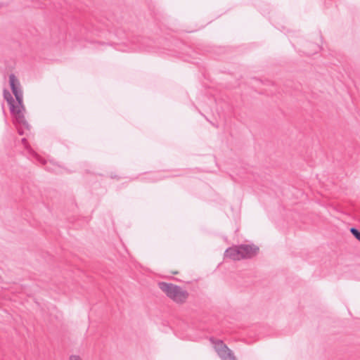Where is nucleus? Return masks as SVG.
<instances>
[{"instance_id":"20e7f679","label":"nucleus","mask_w":360,"mask_h":360,"mask_svg":"<svg viewBox=\"0 0 360 360\" xmlns=\"http://www.w3.org/2000/svg\"><path fill=\"white\" fill-rule=\"evenodd\" d=\"M240 249L243 259H251L256 256L259 252V248L254 245L242 244L240 245Z\"/></svg>"},{"instance_id":"0eeeda50","label":"nucleus","mask_w":360,"mask_h":360,"mask_svg":"<svg viewBox=\"0 0 360 360\" xmlns=\"http://www.w3.org/2000/svg\"><path fill=\"white\" fill-rule=\"evenodd\" d=\"M70 360H81V358L79 356H77V355H72L70 357Z\"/></svg>"},{"instance_id":"7ed1b4c3","label":"nucleus","mask_w":360,"mask_h":360,"mask_svg":"<svg viewBox=\"0 0 360 360\" xmlns=\"http://www.w3.org/2000/svg\"><path fill=\"white\" fill-rule=\"evenodd\" d=\"M211 341L214 344V349L221 360H237L233 352L223 342L222 340H218L214 341L212 338Z\"/></svg>"},{"instance_id":"6e6552de","label":"nucleus","mask_w":360,"mask_h":360,"mask_svg":"<svg viewBox=\"0 0 360 360\" xmlns=\"http://www.w3.org/2000/svg\"><path fill=\"white\" fill-rule=\"evenodd\" d=\"M22 143L25 146H26V144L27 143V139H26L25 138L22 139Z\"/></svg>"},{"instance_id":"423d86ee","label":"nucleus","mask_w":360,"mask_h":360,"mask_svg":"<svg viewBox=\"0 0 360 360\" xmlns=\"http://www.w3.org/2000/svg\"><path fill=\"white\" fill-rule=\"evenodd\" d=\"M350 232L358 240L360 241V231H359L356 228L352 227L350 229Z\"/></svg>"},{"instance_id":"f257e3e1","label":"nucleus","mask_w":360,"mask_h":360,"mask_svg":"<svg viewBox=\"0 0 360 360\" xmlns=\"http://www.w3.org/2000/svg\"><path fill=\"white\" fill-rule=\"evenodd\" d=\"M9 83L11 91L14 94L17 103L7 89H4V98L8 102L11 114L15 117L16 122L25 129L30 130V125L25 120L24 112L25 110L23 105L22 91L20 89V84L14 74L9 75Z\"/></svg>"},{"instance_id":"39448f33","label":"nucleus","mask_w":360,"mask_h":360,"mask_svg":"<svg viewBox=\"0 0 360 360\" xmlns=\"http://www.w3.org/2000/svg\"><path fill=\"white\" fill-rule=\"evenodd\" d=\"M224 255L226 257L230 258L231 259L234 261L243 259L240 249V245L229 248L225 251Z\"/></svg>"},{"instance_id":"1a4fd4ad","label":"nucleus","mask_w":360,"mask_h":360,"mask_svg":"<svg viewBox=\"0 0 360 360\" xmlns=\"http://www.w3.org/2000/svg\"><path fill=\"white\" fill-rule=\"evenodd\" d=\"M18 133L20 135H22L24 134V131L22 129H18Z\"/></svg>"},{"instance_id":"f03ea898","label":"nucleus","mask_w":360,"mask_h":360,"mask_svg":"<svg viewBox=\"0 0 360 360\" xmlns=\"http://www.w3.org/2000/svg\"><path fill=\"white\" fill-rule=\"evenodd\" d=\"M159 288L172 301L177 304H184L186 302L189 293L181 287L173 283L159 282Z\"/></svg>"}]
</instances>
